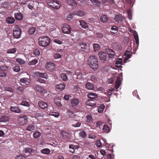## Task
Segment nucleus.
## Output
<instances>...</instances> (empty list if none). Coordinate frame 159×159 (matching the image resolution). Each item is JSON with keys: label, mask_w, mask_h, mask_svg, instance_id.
<instances>
[{"label": "nucleus", "mask_w": 159, "mask_h": 159, "mask_svg": "<svg viewBox=\"0 0 159 159\" xmlns=\"http://www.w3.org/2000/svg\"><path fill=\"white\" fill-rule=\"evenodd\" d=\"M100 20L103 23H106L108 21V18L106 15H102L101 16Z\"/></svg>", "instance_id": "nucleus-24"}, {"label": "nucleus", "mask_w": 159, "mask_h": 159, "mask_svg": "<svg viewBox=\"0 0 159 159\" xmlns=\"http://www.w3.org/2000/svg\"><path fill=\"white\" fill-rule=\"evenodd\" d=\"M122 63V59L121 58H119L117 59L116 62V66L118 67H120Z\"/></svg>", "instance_id": "nucleus-31"}, {"label": "nucleus", "mask_w": 159, "mask_h": 159, "mask_svg": "<svg viewBox=\"0 0 159 159\" xmlns=\"http://www.w3.org/2000/svg\"><path fill=\"white\" fill-rule=\"evenodd\" d=\"M35 129V126L34 125H30L27 126L26 130L30 131H31Z\"/></svg>", "instance_id": "nucleus-38"}, {"label": "nucleus", "mask_w": 159, "mask_h": 159, "mask_svg": "<svg viewBox=\"0 0 159 159\" xmlns=\"http://www.w3.org/2000/svg\"><path fill=\"white\" fill-rule=\"evenodd\" d=\"M96 145L98 147H100L102 145V143L100 140L97 141L96 143Z\"/></svg>", "instance_id": "nucleus-57"}, {"label": "nucleus", "mask_w": 159, "mask_h": 159, "mask_svg": "<svg viewBox=\"0 0 159 159\" xmlns=\"http://www.w3.org/2000/svg\"><path fill=\"white\" fill-rule=\"evenodd\" d=\"M39 106L42 109H45L48 107V103L43 101L39 102L38 103Z\"/></svg>", "instance_id": "nucleus-16"}, {"label": "nucleus", "mask_w": 159, "mask_h": 159, "mask_svg": "<svg viewBox=\"0 0 159 159\" xmlns=\"http://www.w3.org/2000/svg\"><path fill=\"white\" fill-rule=\"evenodd\" d=\"M35 89L37 91L42 93H46L47 91L39 85H36Z\"/></svg>", "instance_id": "nucleus-12"}, {"label": "nucleus", "mask_w": 159, "mask_h": 159, "mask_svg": "<svg viewBox=\"0 0 159 159\" xmlns=\"http://www.w3.org/2000/svg\"><path fill=\"white\" fill-rule=\"evenodd\" d=\"M79 134L80 136L83 137H85L86 136V134L84 131H82L79 133Z\"/></svg>", "instance_id": "nucleus-55"}, {"label": "nucleus", "mask_w": 159, "mask_h": 159, "mask_svg": "<svg viewBox=\"0 0 159 159\" xmlns=\"http://www.w3.org/2000/svg\"><path fill=\"white\" fill-rule=\"evenodd\" d=\"M73 15H77L80 16H82L84 15L85 13L84 12L81 11H75L72 13Z\"/></svg>", "instance_id": "nucleus-17"}, {"label": "nucleus", "mask_w": 159, "mask_h": 159, "mask_svg": "<svg viewBox=\"0 0 159 159\" xmlns=\"http://www.w3.org/2000/svg\"><path fill=\"white\" fill-rule=\"evenodd\" d=\"M35 28L34 27H32L30 28L28 31V33L30 34H34L35 31Z\"/></svg>", "instance_id": "nucleus-43"}, {"label": "nucleus", "mask_w": 159, "mask_h": 159, "mask_svg": "<svg viewBox=\"0 0 159 159\" xmlns=\"http://www.w3.org/2000/svg\"><path fill=\"white\" fill-rule=\"evenodd\" d=\"M38 62V60L37 59H35L29 61L28 63V64L30 65H35Z\"/></svg>", "instance_id": "nucleus-41"}, {"label": "nucleus", "mask_w": 159, "mask_h": 159, "mask_svg": "<svg viewBox=\"0 0 159 159\" xmlns=\"http://www.w3.org/2000/svg\"><path fill=\"white\" fill-rule=\"evenodd\" d=\"M61 134L62 137L64 139H67L69 137V134L66 131H62L61 132Z\"/></svg>", "instance_id": "nucleus-30"}, {"label": "nucleus", "mask_w": 159, "mask_h": 159, "mask_svg": "<svg viewBox=\"0 0 159 159\" xmlns=\"http://www.w3.org/2000/svg\"><path fill=\"white\" fill-rule=\"evenodd\" d=\"M131 51L130 49L128 48L125 52L123 57L124 59V62H125L128 59L131 57V54L130 53Z\"/></svg>", "instance_id": "nucleus-7"}, {"label": "nucleus", "mask_w": 159, "mask_h": 159, "mask_svg": "<svg viewBox=\"0 0 159 159\" xmlns=\"http://www.w3.org/2000/svg\"><path fill=\"white\" fill-rule=\"evenodd\" d=\"M121 84L120 81V76L117 77L115 83V87L116 89L119 88Z\"/></svg>", "instance_id": "nucleus-20"}, {"label": "nucleus", "mask_w": 159, "mask_h": 159, "mask_svg": "<svg viewBox=\"0 0 159 159\" xmlns=\"http://www.w3.org/2000/svg\"><path fill=\"white\" fill-rule=\"evenodd\" d=\"M115 47L119 50H120L121 48V46L117 43L115 44Z\"/></svg>", "instance_id": "nucleus-62"}, {"label": "nucleus", "mask_w": 159, "mask_h": 159, "mask_svg": "<svg viewBox=\"0 0 159 159\" xmlns=\"http://www.w3.org/2000/svg\"><path fill=\"white\" fill-rule=\"evenodd\" d=\"M13 69L14 71L16 72H19L20 70V67L17 66H14L13 67Z\"/></svg>", "instance_id": "nucleus-52"}, {"label": "nucleus", "mask_w": 159, "mask_h": 159, "mask_svg": "<svg viewBox=\"0 0 159 159\" xmlns=\"http://www.w3.org/2000/svg\"><path fill=\"white\" fill-rule=\"evenodd\" d=\"M71 123L72 126L74 127H79L81 125V123L79 121L73 120L71 121Z\"/></svg>", "instance_id": "nucleus-15"}, {"label": "nucleus", "mask_w": 159, "mask_h": 159, "mask_svg": "<svg viewBox=\"0 0 159 159\" xmlns=\"http://www.w3.org/2000/svg\"><path fill=\"white\" fill-rule=\"evenodd\" d=\"M16 61L17 62L19 63L21 65H23L25 63V61L20 58H16Z\"/></svg>", "instance_id": "nucleus-34"}, {"label": "nucleus", "mask_w": 159, "mask_h": 159, "mask_svg": "<svg viewBox=\"0 0 159 159\" xmlns=\"http://www.w3.org/2000/svg\"><path fill=\"white\" fill-rule=\"evenodd\" d=\"M107 52H108L109 57L111 58H113L115 56V54L112 50L109 49V51H107Z\"/></svg>", "instance_id": "nucleus-33"}, {"label": "nucleus", "mask_w": 159, "mask_h": 159, "mask_svg": "<svg viewBox=\"0 0 159 159\" xmlns=\"http://www.w3.org/2000/svg\"><path fill=\"white\" fill-rule=\"evenodd\" d=\"M62 30L63 33L69 34L71 32V28L68 25L66 24H64L62 25Z\"/></svg>", "instance_id": "nucleus-6"}, {"label": "nucleus", "mask_w": 159, "mask_h": 159, "mask_svg": "<svg viewBox=\"0 0 159 159\" xmlns=\"http://www.w3.org/2000/svg\"><path fill=\"white\" fill-rule=\"evenodd\" d=\"M7 23L10 24H12L14 23L15 20L13 17H8L6 19Z\"/></svg>", "instance_id": "nucleus-27"}, {"label": "nucleus", "mask_w": 159, "mask_h": 159, "mask_svg": "<svg viewBox=\"0 0 159 159\" xmlns=\"http://www.w3.org/2000/svg\"><path fill=\"white\" fill-rule=\"evenodd\" d=\"M41 152L42 153L46 154H48L50 153V150L48 148H45L43 149H42L41 151Z\"/></svg>", "instance_id": "nucleus-39"}, {"label": "nucleus", "mask_w": 159, "mask_h": 159, "mask_svg": "<svg viewBox=\"0 0 159 159\" xmlns=\"http://www.w3.org/2000/svg\"><path fill=\"white\" fill-rule=\"evenodd\" d=\"M11 111L14 112L20 113L21 112V111L20 108L17 106H11L10 107Z\"/></svg>", "instance_id": "nucleus-11"}, {"label": "nucleus", "mask_w": 159, "mask_h": 159, "mask_svg": "<svg viewBox=\"0 0 159 159\" xmlns=\"http://www.w3.org/2000/svg\"><path fill=\"white\" fill-rule=\"evenodd\" d=\"M15 17L16 20H21L23 18V16L21 13L17 12L16 14H15Z\"/></svg>", "instance_id": "nucleus-22"}, {"label": "nucleus", "mask_w": 159, "mask_h": 159, "mask_svg": "<svg viewBox=\"0 0 159 159\" xmlns=\"http://www.w3.org/2000/svg\"><path fill=\"white\" fill-rule=\"evenodd\" d=\"M98 56L100 60L102 62H104L106 59V54L100 51L98 53Z\"/></svg>", "instance_id": "nucleus-8"}, {"label": "nucleus", "mask_w": 159, "mask_h": 159, "mask_svg": "<svg viewBox=\"0 0 159 159\" xmlns=\"http://www.w3.org/2000/svg\"><path fill=\"white\" fill-rule=\"evenodd\" d=\"M50 40H39V45L43 47H46L50 43Z\"/></svg>", "instance_id": "nucleus-13"}, {"label": "nucleus", "mask_w": 159, "mask_h": 159, "mask_svg": "<svg viewBox=\"0 0 159 159\" xmlns=\"http://www.w3.org/2000/svg\"><path fill=\"white\" fill-rule=\"evenodd\" d=\"M105 107L103 105H102L99 106L98 108V112L99 113H101L104 109Z\"/></svg>", "instance_id": "nucleus-45"}, {"label": "nucleus", "mask_w": 159, "mask_h": 159, "mask_svg": "<svg viewBox=\"0 0 159 159\" xmlns=\"http://www.w3.org/2000/svg\"><path fill=\"white\" fill-rule=\"evenodd\" d=\"M111 32L113 33H116L118 31V28L116 26H113L111 28Z\"/></svg>", "instance_id": "nucleus-37"}, {"label": "nucleus", "mask_w": 159, "mask_h": 159, "mask_svg": "<svg viewBox=\"0 0 159 159\" xmlns=\"http://www.w3.org/2000/svg\"><path fill=\"white\" fill-rule=\"evenodd\" d=\"M115 20L116 22H121L123 20V17L120 15H116L115 18Z\"/></svg>", "instance_id": "nucleus-18"}, {"label": "nucleus", "mask_w": 159, "mask_h": 159, "mask_svg": "<svg viewBox=\"0 0 159 159\" xmlns=\"http://www.w3.org/2000/svg\"><path fill=\"white\" fill-rule=\"evenodd\" d=\"M96 102L93 99L87 100L86 102V104L87 106L90 107H93L96 105Z\"/></svg>", "instance_id": "nucleus-14"}, {"label": "nucleus", "mask_w": 159, "mask_h": 159, "mask_svg": "<svg viewBox=\"0 0 159 159\" xmlns=\"http://www.w3.org/2000/svg\"><path fill=\"white\" fill-rule=\"evenodd\" d=\"M86 88L89 90H93L94 87L93 84L89 82H87L85 85Z\"/></svg>", "instance_id": "nucleus-23"}, {"label": "nucleus", "mask_w": 159, "mask_h": 159, "mask_svg": "<svg viewBox=\"0 0 159 159\" xmlns=\"http://www.w3.org/2000/svg\"><path fill=\"white\" fill-rule=\"evenodd\" d=\"M65 85L63 83H61L56 85V88L60 90H63L65 87Z\"/></svg>", "instance_id": "nucleus-21"}, {"label": "nucleus", "mask_w": 159, "mask_h": 159, "mask_svg": "<svg viewBox=\"0 0 159 159\" xmlns=\"http://www.w3.org/2000/svg\"><path fill=\"white\" fill-rule=\"evenodd\" d=\"M61 77L62 79L65 81H66L68 79L67 75L65 74H61Z\"/></svg>", "instance_id": "nucleus-47"}, {"label": "nucleus", "mask_w": 159, "mask_h": 159, "mask_svg": "<svg viewBox=\"0 0 159 159\" xmlns=\"http://www.w3.org/2000/svg\"><path fill=\"white\" fill-rule=\"evenodd\" d=\"M19 123L20 125H26L28 122V118L25 115H20L18 119Z\"/></svg>", "instance_id": "nucleus-5"}, {"label": "nucleus", "mask_w": 159, "mask_h": 159, "mask_svg": "<svg viewBox=\"0 0 159 159\" xmlns=\"http://www.w3.org/2000/svg\"><path fill=\"white\" fill-rule=\"evenodd\" d=\"M21 32L20 27L17 25H15L13 30V37L16 39L19 38L21 35Z\"/></svg>", "instance_id": "nucleus-4"}, {"label": "nucleus", "mask_w": 159, "mask_h": 159, "mask_svg": "<svg viewBox=\"0 0 159 159\" xmlns=\"http://www.w3.org/2000/svg\"><path fill=\"white\" fill-rule=\"evenodd\" d=\"M96 157L92 155H89L86 159H96Z\"/></svg>", "instance_id": "nucleus-59"}, {"label": "nucleus", "mask_w": 159, "mask_h": 159, "mask_svg": "<svg viewBox=\"0 0 159 159\" xmlns=\"http://www.w3.org/2000/svg\"><path fill=\"white\" fill-rule=\"evenodd\" d=\"M46 39V40H50V39H49L48 37V36H42L41 37H40L39 38L38 40H40V39Z\"/></svg>", "instance_id": "nucleus-61"}, {"label": "nucleus", "mask_w": 159, "mask_h": 159, "mask_svg": "<svg viewBox=\"0 0 159 159\" xmlns=\"http://www.w3.org/2000/svg\"><path fill=\"white\" fill-rule=\"evenodd\" d=\"M133 35L134 38L135 40H139L138 33L135 31H133Z\"/></svg>", "instance_id": "nucleus-49"}, {"label": "nucleus", "mask_w": 159, "mask_h": 159, "mask_svg": "<svg viewBox=\"0 0 159 159\" xmlns=\"http://www.w3.org/2000/svg\"><path fill=\"white\" fill-rule=\"evenodd\" d=\"M90 1L94 4H97L98 6L100 4V2L98 0H90Z\"/></svg>", "instance_id": "nucleus-51"}, {"label": "nucleus", "mask_w": 159, "mask_h": 159, "mask_svg": "<svg viewBox=\"0 0 159 159\" xmlns=\"http://www.w3.org/2000/svg\"><path fill=\"white\" fill-rule=\"evenodd\" d=\"M37 81L41 83H45V81L44 80H42L41 79H38Z\"/></svg>", "instance_id": "nucleus-64"}, {"label": "nucleus", "mask_w": 159, "mask_h": 159, "mask_svg": "<svg viewBox=\"0 0 159 159\" xmlns=\"http://www.w3.org/2000/svg\"><path fill=\"white\" fill-rule=\"evenodd\" d=\"M103 131L105 133H107L109 132V128L107 125H104L103 128Z\"/></svg>", "instance_id": "nucleus-42"}, {"label": "nucleus", "mask_w": 159, "mask_h": 159, "mask_svg": "<svg viewBox=\"0 0 159 159\" xmlns=\"http://www.w3.org/2000/svg\"><path fill=\"white\" fill-rule=\"evenodd\" d=\"M39 75L40 77L43 78L45 79L48 78V75L45 73H39Z\"/></svg>", "instance_id": "nucleus-40"}, {"label": "nucleus", "mask_w": 159, "mask_h": 159, "mask_svg": "<svg viewBox=\"0 0 159 159\" xmlns=\"http://www.w3.org/2000/svg\"><path fill=\"white\" fill-rule=\"evenodd\" d=\"M80 25L81 27L84 29H86L88 27V24L83 20L80 21Z\"/></svg>", "instance_id": "nucleus-25"}, {"label": "nucleus", "mask_w": 159, "mask_h": 159, "mask_svg": "<svg viewBox=\"0 0 159 159\" xmlns=\"http://www.w3.org/2000/svg\"><path fill=\"white\" fill-rule=\"evenodd\" d=\"M16 52V50L15 48L9 49L7 50V53H14Z\"/></svg>", "instance_id": "nucleus-46"}, {"label": "nucleus", "mask_w": 159, "mask_h": 159, "mask_svg": "<svg viewBox=\"0 0 159 159\" xmlns=\"http://www.w3.org/2000/svg\"><path fill=\"white\" fill-rule=\"evenodd\" d=\"M9 5V3L8 2H5L2 3L1 6L2 8H7L8 7Z\"/></svg>", "instance_id": "nucleus-36"}, {"label": "nucleus", "mask_w": 159, "mask_h": 159, "mask_svg": "<svg viewBox=\"0 0 159 159\" xmlns=\"http://www.w3.org/2000/svg\"><path fill=\"white\" fill-rule=\"evenodd\" d=\"M67 2L68 4L71 6H77L76 2L74 0H67Z\"/></svg>", "instance_id": "nucleus-29"}, {"label": "nucleus", "mask_w": 159, "mask_h": 159, "mask_svg": "<svg viewBox=\"0 0 159 159\" xmlns=\"http://www.w3.org/2000/svg\"><path fill=\"white\" fill-rule=\"evenodd\" d=\"M41 135V133L39 131H36L33 134V136L34 138L37 139Z\"/></svg>", "instance_id": "nucleus-32"}, {"label": "nucleus", "mask_w": 159, "mask_h": 159, "mask_svg": "<svg viewBox=\"0 0 159 159\" xmlns=\"http://www.w3.org/2000/svg\"><path fill=\"white\" fill-rule=\"evenodd\" d=\"M93 47L95 51L98 50L99 49V45L98 44H94Z\"/></svg>", "instance_id": "nucleus-56"}, {"label": "nucleus", "mask_w": 159, "mask_h": 159, "mask_svg": "<svg viewBox=\"0 0 159 159\" xmlns=\"http://www.w3.org/2000/svg\"><path fill=\"white\" fill-rule=\"evenodd\" d=\"M87 121L88 122H91L92 121L93 119L92 116L90 115H87L86 116Z\"/></svg>", "instance_id": "nucleus-50"}, {"label": "nucleus", "mask_w": 159, "mask_h": 159, "mask_svg": "<svg viewBox=\"0 0 159 159\" xmlns=\"http://www.w3.org/2000/svg\"><path fill=\"white\" fill-rule=\"evenodd\" d=\"M61 55L59 53H56L54 55V57L55 59H57L61 58Z\"/></svg>", "instance_id": "nucleus-58"}, {"label": "nucleus", "mask_w": 159, "mask_h": 159, "mask_svg": "<svg viewBox=\"0 0 159 159\" xmlns=\"http://www.w3.org/2000/svg\"><path fill=\"white\" fill-rule=\"evenodd\" d=\"M15 159H25V157L23 155H20L17 156Z\"/></svg>", "instance_id": "nucleus-54"}, {"label": "nucleus", "mask_w": 159, "mask_h": 159, "mask_svg": "<svg viewBox=\"0 0 159 159\" xmlns=\"http://www.w3.org/2000/svg\"><path fill=\"white\" fill-rule=\"evenodd\" d=\"M46 67L47 69H53L54 68L55 66L54 63L49 62L46 64Z\"/></svg>", "instance_id": "nucleus-19"}, {"label": "nucleus", "mask_w": 159, "mask_h": 159, "mask_svg": "<svg viewBox=\"0 0 159 159\" xmlns=\"http://www.w3.org/2000/svg\"><path fill=\"white\" fill-rule=\"evenodd\" d=\"M20 82L22 85L25 86V85H29L30 84V81L29 78H23L20 79Z\"/></svg>", "instance_id": "nucleus-9"}, {"label": "nucleus", "mask_w": 159, "mask_h": 159, "mask_svg": "<svg viewBox=\"0 0 159 159\" xmlns=\"http://www.w3.org/2000/svg\"><path fill=\"white\" fill-rule=\"evenodd\" d=\"M50 115L55 116L56 117H57L59 116V114L58 112H52L49 113Z\"/></svg>", "instance_id": "nucleus-44"}, {"label": "nucleus", "mask_w": 159, "mask_h": 159, "mask_svg": "<svg viewBox=\"0 0 159 159\" xmlns=\"http://www.w3.org/2000/svg\"><path fill=\"white\" fill-rule=\"evenodd\" d=\"M46 1L48 6L55 9H59L61 6V2L57 0H46Z\"/></svg>", "instance_id": "nucleus-2"}, {"label": "nucleus", "mask_w": 159, "mask_h": 159, "mask_svg": "<svg viewBox=\"0 0 159 159\" xmlns=\"http://www.w3.org/2000/svg\"><path fill=\"white\" fill-rule=\"evenodd\" d=\"M20 105L26 106L28 107L29 106V104L28 102L26 101H23L20 103Z\"/></svg>", "instance_id": "nucleus-53"}, {"label": "nucleus", "mask_w": 159, "mask_h": 159, "mask_svg": "<svg viewBox=\"0 0 159 159\" xmlns=\"http://www.w3.org/2000/svg\"><path fill=\"white\" fill-rule=\"evenodd\" d=\"M88 97L89 98L92 99H95L97 98V95L96 94L94 93H91L88 94Z\"/></svg>", "instance_id": "nucleus-26"}, {"label": "nucleus", "mask_w": 159, "mask_h": 159, "mask_svg": "<svg viewBox=\"0 0 159 159\" xmlns=\"http://www.w3.org/2000/svg\"><path fill=\"white\" fill-rule=\"evenodd\" d=\"M34 53L35 55L38 56L40 54V52L38 49H36L34 50Z\"/></svg>", "instance_id": "nucleus-60"}, {"label": "nucleus", "mask_w": 159, "mask_h": 159, "mask_svg": "<svg viewBox=\"0 0 159 159\" xmlns=\"http://www.w3.org/2000/svg\"><path fill=\"white\" fill-rule=\"evenodd\" d=\"M88 64L90 68L94 70H96L98 68V60L95 56H91L89 57Z\"/></svg>", "instance_id": "nucleus-1"}, {"label": "nucleus", "mask_w": 159, "mask_h": 159, "mask_svg": "<svg viewBox=\"0 0 159 159\" xmlns=\"http://www.w3.org/2000/svg\"><path fill=\"white\" fill-rule=\"evenodd\" d=\"M9 120L8 117L5 116H2L0 119V122H6Z\"/></svg>", "instance_id": "nucleus-28"}, {"label": "nucleus", "mask_w": 159, "mask_h": 159, "mask_svg": "<svg viewBox=\"0 0 159 159\" xmlns=\"http://www.w3.org/2000/svg\"><path fill=\"white\" fill-rule=\"evenodd\" d=\"M43 113L42 112L36 113L35 114V116L37 117L43 116Z\"/></svg>", "instance_id": "nucleus-63"}, {"label": "nucleus", "mask_w": 159, "mask_h": 159, "mask_svg": "<svg viewBox=\"0 0 159 159\" xmlns=\"http://www.w3.org/2000/svg\"><path fill=\"white\" fill-rule=\"evenodd\" d=\"M90 80L94 83H96L98 82V78L95 75H92L91 77Z\"/></svg>", "instance_id": "nucleus-35"}, {"label": "nucleus", "mask_w": 159, "mask_h": 159, "mask_svg": "<svg viewBox=\"0 0 159 159\" xmlns=\"http://www.w3.org/2000/svg\"><path fill=\"white\" fill-rule=\"evenodd\" d=\"M80 102L79 100L77 98H74L72 99L70 102L71 106L73 107L77 106Z\"/></svg>", "instance_id": "nucleus-10"}, {"label": "nucleus", "mask_w": 159, "mask_h": 159, "mask_svg": "<svg viewBox=\"0 0 159 159\" xmlns=\"http://www.w3.org/2000/svg\"><path fill=\"white\" fill-rule=\"evenodd\" d=\"M8 68V67L5 65L2 66H0V70H1L6 71L7 70Z\"/></svg>", "instance_id": "nucleus-48"}, {"label": "nucleus", "mask_w": 159, "mask_h": 159, "mask_svg": "<svg viewBox=\"0 0 159 159\" xmlns=\"http://www.w3.org/2000/svg\"><path fill=\"white\" fill-rule=\"evenodd\" d=\"M46 1L48 6L55 9H59L61 6V2L57 0H46Z\"/></svg>", "instance_id": "nucleus-3"}]
</instances>
